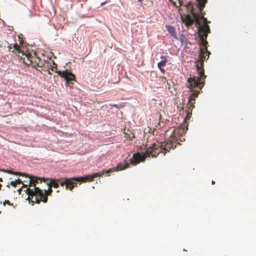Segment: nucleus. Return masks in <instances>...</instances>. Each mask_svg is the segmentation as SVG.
<instances>
[{
	"label": "nucleus",
	"mask_w": 256,
	"mask_h": 256,
	"mask_svg": "<svg viewBox=\"0 0 256 256\" xmlns=\"http://www.w3.org/2000/svg\"><path fill=\"white\" fill-rule=\"evenodd\" d=\"M6 44H8V51L12 52L20 58L24 64L31 66L34 68H42L44 66V60L37 56L36 52L32 54L28 51L24 52V50H22L20 46L16 43L10 44L9 42H6Z\"/></svg>",
	"instance_id": "7ed1b4c3"
},
{
	"label": "nucleus",
	"mask_w": 256,
	"mask_h": 256,
	"mask_svg": "<svg viewBox=\"0 0 256 256\" xmlns=\"http://www.w3.org/2000/svg\"><path fill=\"white\" fill-rule=\"evenodd\" d=\"M183 21L187 26H190L193 24V20L190 16H186L184 19L183 20Z\"/></svg>",
	"instance_id": "9b49d317"
},
{
	"label": "nucleus",
	"mask_w": 256,
	"mask_h": 256,
	"mask_svg": "<svg viewBox=\"0 0 256 256\" xmlns=\"http://www.w3.org/2000/svg\"><path fill=\"white\" fill-rule=\"evenodd\" d=\"M105 4H106V2H102V3L101 4V6H103V5H104Z\"/></svg>",
	"instance_id": "4be33fe9"
},
{
	"label": "nucleus",
	"mask_w": 256,
	"mask_h": 256,
	"mask_svg": "<svg viewBox=\"0 0 256 256\" xmlns=\"http://www.w3.org/2000/svg\"><path fill=\"white\" fill-rule=\"evenodd\" d=\"M6 172L9 174H14L16 175H19V176H24V174L18 172H12L11 171H6Z\"/></svg>",
	"instance_id": "ddd939ff"
},
{
	"label": "nucleus",
	"mask_w": 256,
	"mask_h": 256,
	"mask_svg": "<svg viewBox=\"0 0 256 256\" xmlns=\"http://www.w3.org/2000/svg\"><path fill=\"white\" fill-rule=\"evenodd\" d=\"M138 1L140 3V6H142L143 4V0H138Z\"/></svg>",
	"instance_id": "aec40b11"
},
{
	"label": "nucleus",
	"mask_w": 256,
	"mask_h": 256,
	"mask_svg": "<svg viewBox=\"0 0 256 256\" xmlns=\"http://www.w3.org/2000/svg\"><path fill=\"white\" fill-rule=\"evenodd\" d=\"M15 182H16V184H20L22 183V181L19 178H18V180H16Z\"/></svg>",
	"instance_id": "f3484780"
},
{
	"label": "nucleus",
	"mask_w": 256,
	"mask_h": 256,
	"mask_svg": "<svg viewBox=\"0 0 256 256\" xmlns=\"http://www.w3.org/2000/svg\"><path fill=\"white\" fill-rule=\"evenodd\" d=\"M129 164L128 162H120L118 163L116 167H114L112 168H110L108 170H105L106 174H107L108 176H110V174L112 172H114L116 171H120L126 169L128 168Z\"/></svg>",
	"instance_id": "6e6552de"
},
{
	"label": "nucleus",
	"mask_w": 256,
	"mask_h": 256,
	"mask_svg": "<svg viewBox=\"0 0 256 256\" xmlns=\"http://www.w3.org/2000/svg\"><path fill=\"white\" fill-rule=\"evenodd\" d=\"M162 72V73H164V70L162 68V67H160V68H158Z\"/></svg>",
	"instance_id": "a211bd4d"
},
{
	"label": "nucleus",
	"mask_w": 256,
	"mask_h": 256,
	"mask_svg": "<svg viewBox=\"0 0 256 256\" xmlns=\"http://www.w3.org/2000/svg\"><path fill=\"white\" fill-rule=\"evenodd\" d=\"M66 178H62L60 179H59L58 180H51L48 186H50V187H54V188H58L59 186V185H60V180H62V179H66Z\"/></svg>",
	"instance_id": "9d476101"
},
{
	"label": "nucleus",
	"mask_w": 256,
	"mask_h": 256,
	"mask_svg": "<svg viewBox=\"0 0 256 256\" xmlns=\"http://www.w3.org/2000/svg\"><path fill=\"white\" fill-rule=\"evenodd\" d=\"M197 2L199 14H196L193 10H192L191 12L198 24H200V19H202L204 21V24L198 28V35L200 38V44L204 46V48H207L206 45L208 42L206 39L208 36V34L210 32V28L208 24L207 19L204 17V14L202 12L207 2V0H197Z\"/></svg>",
	"instance_id": "39448f33"
},
{
	"label": "nucleus",
	"mask_w": 256,
	"mask_h": 256,
	"mask_svg": "<svg viewBox=\"0 0 256 256\" xmlns=\"http://www.w3.org/2000/svg\"><path fill=\"white\" fill-rule=\"evenodd\" d=\"M3 181L2 178H0V182H2Z\"/></svg>",
	"instance_id": "5701e85b"
},
{
	"label": "nucleus",
	"mask_w": 256,
	"mask_h": 256,
	"mask_svg": "<svg viewBox=\"0 0 256 256\" xmlns=\"http://www.w3.org/2000/svg\"><path fill=\"white\" fill-rule=\"evenodd\" d=\"M112 106H114L116 108H119V106H118V105L117 104H112Z\"/></svg>",
	"instance_id": "6ab92c4d"
},
{
	"label": "nucleus",
	"mask_w": 256,
	"mask_h": 256,
	"mask_svg": "<svg viewBox=\"0 0 256 256\" xmlns=\"http://www.w3.org/2000/svg\"><path fill=\"white\" fill-rule=\"evenodd\" d=\"M2 186V185L0 184V190H1Z\"/></svg>",
	"instance_id": "b1692460"
},
{
	"label": "nucleus",
	"mask_w": 256,
	"mask_h": 256,
	"mask_svg": "<svg viewBox=\"0 0 256 256\" xmlns=\"http://www.w3.org/2000/svg\"><path fill=\"white\" fill-rule=\"evenodd\" d=\"M188 129L186 124H182L178 128L172 126L169 128L164 134L166 138H168V142H156L148 146L145 152L134 154L132 158L130 160V163L136 165L140 162H144L146 156L156 157L160 152L165 154L170 150L174 149L178 144H180L179 142L185 140L184 135Z\"/></svg>",
	"instance_id": "f257e3e1"
},
{
	"label": "nucleus",
	"mask_w": 256,
	"mask_h": 256,
	"mask_svg": "<svg viewBox=\"0 0 256 256\" xmlns=\"http://www.w3.org/2000/svg\"><path fill=\"white\" fill-rule=\"evenodd\" d=\"M60 76L64 78L66 82L70 81L75 80V76L72 74L70 72L66 70L64 71H56V72Z\"/></svg>",
	"instance_id": "0eeeda50"
},
{
	"label": "nucleus",
	"mask_w": 256,
	"mask_h": 256,
	"mask_svg": "<svg viewBox=\"0 0 256 256\" xmlns=\"http://www.w3.org/2000/svg\"><path fill=\"white\" fill-rule=\"evenodd\" d=\"M105 174V170H104L101 172L94 173L92 175H87L83 177H74L70 178L62 179L60 180V184L62 186H66V189L72 190L78 182H92L95 178L102 176Z\"/></svg>",
	"instance_id": "423d86ee"
},
{
	"label": "nucleus",
	"mask_w": 256,
	"mask_h": 256,
	"mask_svg": "<svg viewBox=\"0 0 256 256\" xmlns=\"http://www.w3.org/2000/svg\"><path fill=\"white\" fill-rule=\"evenodd\" d=\"M206 54H208V58L210 52L208 50L207 48L200 49L199 56L202 62L200 65L196 64L198 76V77L194 76L190 77L187 80V87L190 90L192 93L190 96L188 104L186 110V120H190L191 118L193 108H194L196 98H198L202 88L204 85L205 79L206 76L204 74L203 62L206 58Z\"/></svg>",
	"instance_id": "f03ea898"
},
{
	"label": "nucleus",
	"mask_w": 256,
	"mask_h": 256,
	"mask_svg": "<svg viewBox=\"0 0 256 256\" xmlns=\"http://www.w3.org/2000/svg\"><path fill=\"white\" fill-rule=\"evenodd\" d=\"M6 204H8L10 206H12V204H11L9 200H6L4 202V206H5Z\"/></svg>",
	"instance_id": "2eb2a0df"
},
{
	"label": "nucleus",
	"mask_w": 256,
	"mask_h": 256,
	"mask_svg": "<svg viewBox=\"0 0 256 256\" xmlns=\"http://www.w3.org/2000/svg\"><path fill=\"white\" fill-rule=\"evenodd\" d=\"M29 180V186H34V188L31 189L30 188H26V194L28 195V200L31 202L32 204L34 203L39 204L40 202L44 203L48 201V196L50 195L52 190V187L48 186V190H44V192L40 188L36 187V184L38 182V178L36 176H27Z\"/></svg>",
	"instance_id": "20e7f679"
},
{
	"label": "nucleus",
	"mask_w": 256,
	"mask_h": 256,
	"mask_svg": "<svg viewBox=\"0 0 256 256\" xmlns=\"http://www.w3.org/2000/svg\"><path fill=\"white\" fill-rule=\"evenodd\" d=\"M10 184L13 186L14 187H16V182H15V181H12V182H10Z\"/></svg>",
	"instance_id": "4468645a"
},
{
	"label": "nucleus",
	"mask_w": 256,
	"mask_h": 256,
	"mask_svg": "<svg viewBox=\"0 0 256 256\" xmlns=\"http://www.w3.org/2000/svg\"><path fill=\"white\" fill-rule=\"evenodd\" d=\"M166 62H167V60H162L161 62H159L158 64V68L164 66H166Z\"/></svg>",
	"instance_id": "f8f14e48"
},
{
	"label": "nucleus",
	"mask_w": 256,
	"mask_h": 256,
	"mask_svg": "<svg viewBox=\"0 0 256 256\" xmlns=\"http://www.w3.org/2000/svg\"><path fill=\"white\" fill-rule=\"evenodd\" d=\"M128 138H130L131 140H132L133 138H134V134L131 133V134L128 136Z\"/></svg>",
	"instance_id": "dca6fc26"
},
{
	"label": "nucleus",
	"mask_w": 256,
	"mask_h": 256,
	"mask_svg": "<svg viewBox=\"0 0 256 256\" xmlns=\"http://www.w3.org/2000/svg\"><path fill=\"white\" fill-rule=\"evenodd\" d=\"M212 184H215V182H214V180H212Z\"/></svg>",
	"instance_id": "412c9836"
},
{
	"label": "nucleus",
	"mask_w": 256,
	"mask_h": 256,
	"mask_svg": "<svg viewBox=\"0 0 256 256\" xmlns=\"http://www.w3.org/2000/svg\"><path fill=\"white\" fill-rule=\"evenodd\" d=\"M166 28L172 36L175 39H178L176 36V30L174 27L170 25H166Z\"/></svg>",
	"instance_id": "1a4fd4ad"
}]
</instances>
